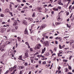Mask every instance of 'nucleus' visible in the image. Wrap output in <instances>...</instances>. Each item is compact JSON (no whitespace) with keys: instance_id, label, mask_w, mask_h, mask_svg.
Listing matches in <instances>:
<instances>
[{"instance_id":"obj_31","label":"nucleus","mask_w":74,"mask_h":74,"mask_svg":"<svg viewBox=\"0 0 74 74\" xmlns=\"http://www.w3.org/2000/svg\"><path fill=\"white\" fill-rule=\"evenodd\" d=\"M11 31V29H8L7 31V32H10Z\"/></svg>"},{"instance_id":"obj_20","label":"nucleus","mask_w":74,"mask_h":74,"mask_svg":"<svg viewBox=\"0 0 74 74\" xmlns=\"http://www.w3.org/2000/svg\"><path fill=\"white\" fill-rule=\"evenodd\" d=\"M53 10L54 11H58V8H53Z\"/></svg>"},{"instance_id":"obj_27","label":"nucleus","mask_w":74,"mask_h":74,"mask_svg":"<svg viewBox=\"0 0 74 74\" xmlns=\"http://www.w3.org/2000/svg\"><path fill=\"white\" fill-rule=\"evenodd\" d=\"M68 68L69 70H71V66H68Z\"/></svg>"},{"instance_id":"obj_32","label":"nucleus","mask_w":74,"mask_h":74,"mask_svg":"<svg viewBox=\"0 0 74 74\" xmlns=\"http://www.w3.org/2000/svg\"><path fill=\"white\" fill-rule=\"evenodd\" d=\"M9 14H10V15H11V16H13V15H12V13L11 12H9Z\"/></svg>"},{"instance_id":"obj_56","label":"nucleus","mask_w":74,"mask_h":74,"mask_svg":"<svg viewBox=\"0 0 74 74\" xmlns=\"http://www.w3.org/2000/svg\"><path fill=\"white\" fill-rule=\"evenodd\" d=\"M54 51H55L56 52V48L55 47L54 49Z\"/></svg>"},{"instance_id":"obj_53","label":"nucleus","mask_w":74,"mask_h":74,"mask_svg":"<svg viewBox=\"0 0 74 74\" xmlns=\"http://www.w3.org/2000/svg\"><path fill=\"white\" fill-rule=\"evenodd\" d=\"M18 69H21V66H20L18 67Z\"/></svg>"},{"instance_id":"obj_44","label":"nucleus","mask_w":74,"mask_h":74,"mask_svg":"<svg viewBox=\"0 0 74 74\" xmlns=\"http://www.w3.org/2000/svg\"><path fill=\"white\" fill-rule=\"evenodd\" d=\"M59 38V37H57L55 38V40H58Z\"/></svg>"},{"instance_id":"obj_8","label":"nucleus","mask_w":74,"mask_h":74,"mask_svg":"<svg viewBox=\"0 0 74 74\" xmlns=\"http://www.w3.org/2000/svg\"><path fill=\"white\" fill-rule=\"evenodd\" d=\"M16 68V65H15L14 66L13 68H11L10 69V70H14V69H15Z\"/></svg>"},{"instance_id":"obj_47","label":"nucleus","mask_w":74,"mask_h":74,"mask_svg":"<svg viewBox=\"0 0 74 74\" xmlns=\"http://www.w3.org/2000/svg\"><path fill=\"white\" fill-rule=\"evenodd\" d=\"M72 58V56H71L69 57V60H71V59Z\"/></svg>"},{"instance_id":"obj_4","label":"nucleus","mask_w":74,"mask_h":74,"mask_svg":"<svg viewBox=\"0 0 74 74\" xmlns=\"http://www.w3.org/2000/svg\"><path fill=\"white\" fill-rule=\"evenodd\" d=\"M47 26V25L45 24H42L40 27V30H41L43 28H45Z\"/></svg>"},{"instance_id":"obj_35","label":"nucleus","mask_w":74,"mask_h":74,"mask_svg":"<svg viewBox=\"0 0 74 74\" xmlns=\"http://www.w3.org/2000/svg\"><path fill=\"white\" fill-rule=\"evenodd\" d=\"M71 8H72V5H71L69 7V9L70 10Z\"/></svg>"},{"instance_id":"obj_15","label":"nucleus","mask_w":74,"mask_h":74,"mask_svg":"<svg viewBox=\"0 0 74 74\" xmlns=\"http://www.w3.org/2000/svg\"><path fill=\"white\" fill-rule=\"evenodd\" d=\"M4 30H5V28H3L1 31V32L4 33Z\"/></svg>"},{"instance_id":"obj_12","label":"nucleus","mask_w":74,"mask_h":74,"mask_svg":"<svg viewBox=\"0 0 74 74\" xmlns=\"http://www.w3.org/2000/svg\"><path fill=\"white\" fill-rule=\"evenodd\" d=\"M24 33L25 34H28V32H27V30L26 29L24 31Z\"/></svg>"},{"instance_id":"obj_64","label":"nucleus","mask_w":74,"mask_h":74,"mask_svg":"<svg viewBox=\"0 0 74 74\" xmlns=\"http://www.w3.org/2000/svg\"><path fill=\"white\" fill-rule=\"evenodd\" d=\"M38 62L39 64H41V61H39Z\"/></svg>"},{"instance_id":"obj_26","label":"nucleus","mask_w":74,"mask_h":74,"mask_svg":"<svg viewBox=\"0 0 74 74\" xmlns=\"http://www.w3.org/2000/svg\"><path fill=\"white\" fill-rule=\"evenodd\" d=\"M18 41H20L21 40V38L19 37H18Z\"/></svg>"},{"instance_id":"obj_41","label":"nucleus","mask_w":74,"mask_h":74,"mask_svg":"<svg viewBox=\"0 0 74 74\" xmlns=\"http://www.w3.org/2000/svg\"><path fill=\"white\" fill-rule=\"evenodd\" d=\"M18 5H19L18 4H17L15 5L14 7L15 8H16L17 7H18Z\"/></svg>"},{"instance_id":"obj_54","label":"nucleus","mask_w":74,"mask_h":74,"mask_svg":"<svg viewBox=\"0 0 74 74\" xmlns=\"http://www.w3.org/2000/svg\"><path fill=\"white\" fill-rule=\"evenodd\" d=\"M19 58L22 59V55L20 56H19Z\"/></svg>"},{"instance_id":"obj_63","label":"nucleus","mask_w":74,"mask_h":74,"mask_svg":"<svg viewBox=\"0 0 74 74\" xmlns=\"http://www.w3.org/2000/svg\"><path fill=\"white\" fill-rule=\"evenodd\" d=\"M55 43H56V44H58V41L56 40L55 41Z\"/></svg>"},{"instance_id":"obj_25","label":"nucleus","mask_w":74,"mask_h":74,"mask_svg":"<svg viewBox=\"0 0 74 74\" xmlns=\"http://www.w3.org/2000/svg\"><path fill=\"white\" fill-rule=\"evenodd\" d=\"M0 16L1 17H4V15L3 14H0Z\"/></svg>"},{"instance_id":"obj_33","label":"nucleus","mask_w":74,"mask_h":74,"mask_svg":"<svg viewBox=\"0 0 74 74\" xmlns=\"http://www.w3.org/2000/svg\"><path fill=\"white\" fill-rule=\"evenodd\" d=\"M13 40V39H12V38H11L10 40V42H12L13 41V40Z\"/></svg>"},{"instance_id":"obj_17","label":"nucleus","mask_w":74,"mask_h":74,"mask_svg":"<svg viewBox=\"0 0 74 74\" xmlns=\"http://www.w3.org/2000/svg\"><path fill=\"white\" fill-rule=\"evenodd\" d=\"M61 23L60 22H56V25H60Z\"/></svg>"},{"instance_id":"obj_19","label":"nucleus","mask_w":74,"mask_h":74,"mask_svg":"<svg viewBox=\"0 0 74 74\" xmlns=\"http://www.w3.org/2000/svg\"><path fill=\"white\" fill-rule=\"evenodd\" d=\"M16 69L15 70H14L13 73H11V74H14V73H15V72H16Z\"/></svg>"},{"instance_id":"obj_61","label":"nucleus","mask_w":74,"mask_h":74,"mask_svg":"<svg viewBox=\"0 0 74 74\" xmlns=\"http://www.w3.org/2000/svg\"><path fill=\"white\" fill-rule=\"evenodd\" d=\"M66 44H69L70 43V42H68L67 41H66Z\"/></svg>"},{"instance_id":"obj_11","label":"nucleus","mask_w":74,"mask_h":74,"mask_svg":"<svg viewBox=\"0 0 74 74\" xmlns=\"http://www.w3.org/2000/svg\"><path fill=\"white\" fill-rule=\"evenodd\" d=\"M70 42V45H72V44H73V43H74V40H71Z\"/></svg>"},{"instance_id":"obj_52","label":"nucleus","mask_w":74,"mask_h":74,"mask_svg":"<svg viewBox=\"0 0 74 74\" xmlns=\"http://www.w3.org/2000/svg\"><path fill=\"white\" fill-rule=\"evenodd\" d=\"M46 55L47 56H49V53H47L46 54Z\"/></svg>"},{"instance_id":"obj_39","label":"nucleus","mask_w":74,"mask_h":74,"mask_svg":"<svg viewBox=\"0 0 74 74\" xmlns=\"http://www.w3.org/2000/svg\"><path fill=\"white\" fill-rule=\"evenodd\" d=\"M66 26H67V27H71V26H69V25H68V24H66Z\"/></svg>"},{"instance_id":"obj_48","label":"nucleus","mask_w":74,"mask_h":74,"mask_svg":"<svg viewBox=\"0 0 74 74\" xmlns=\"http://www.w3.org/2000/svg\"><path fill=\"white\" fill-rule=\"evenodd\" d=\"M25 66H27V62H26L25 63V64H24Z\"/></svg>"},{"instance_id":"obj_6","label":"nucleus","mask_w":74,"mask_h":74,"mask_svg":"<svg viewBox=\"0 0 74 74\" xmlns=\"http://www.w3.org/2000/svg\"><path fill=\"white\" fill-rule=\"evenodd\" d=\"M34 58H35V56L31 57L30 58V59L32 63H33V62L34 61Z\"/></svg>"},{"instance_id":"obj_55","label":"nucleus","mask_w":74,"mask_h":74,"mask_svg":"<svg viewBox=\"0 0 74 74\" xmlns=\"http://www.w3.org/2000/svg\"><path fill=\"white\" fill-rule=\"evenodd\" d=\"M26 8H27V7L26 6H25L24 8H23V9H26Z\"/></svg>"},{"instance_id":"obj_9","label":"nucleus","mask_w":74,"mask_h":74,"mask_svg":"<svg viewBox=\"0 0 74 74\" xmlns=\"http://www.w3.org/2000/svg\"><path fill=\"white\" fill-rule=\"evenodd\" d=\"M24 56H25V58H27L28 56V53H25Z\"/></svg>"},{"instance_id":"obj_45","label":"nucleus","mask_w":74,"mask_h":74,"mask_svg":"<svg viewBox=\"0 0 74 74\" xmlns=\"http://www.w3.org/2000/svg\"><path fill=\"white\" fill-rule=\"evenodd\" d=\"M25 44H26V45H29V43L27 42H25Z\"/></svg>"},{"instance_id":"obj_60","label":"nucleus","mask_w":74,"mask_h":74,"mask_svg":"<svg viewBox=\"0 0 74 74\" xmlns=\"http://www.w3.org/2000/svg\"><path fill=\"white\" fill-rule=\"evenodd\" d=\"M25 67L24 66H21V69H23Z\"/></svg>"},{"instance_id":"obj_3","label":"nucleus","mask_w":74,"mask_h":74,"mask_svg":"<svg viewBox=\"0 0 74 74\" xmlns=\"http://www.w3.org/2000/svg\"><path fill=\"white\" fill-rule=\"evenodd\" d=\"M17 25H18V22H17V21L16 20H14L13 21V26L15 27Z\"/></svg>"},{"instance_id":"obj_16","label":"nucleus","mask_w":74,"mask_h":74,"mask_svg":"<svg viewBox=\"0 0 74 74\" xmlns=\"http://www.w3.org/2000/svg\"><path fill=\"white\" fill-rule=\"evenodd\" d=\"M6 44H11V42L9 41H7Z\"/></svg>"},{"instance_id":"obj_29","label":"nucleus","mask_w":74,"mask_h":74,"mask_svg":"<svg viewBox=\"0 0 74 74\" xmlns=\"http://www.w3.org/2000/svg\"><path fill=\"white\" fill-rule=\"evenodd\" d=\"M67 6H68V5H64V7L65 8H67Z\"/></svg>"},{"instance_id":"obj_57","label":"nucleus","mask_w":74,"mask_h":74,"mask_svg":"<svg viewBox=\"0 0 74 74\" xmlns=\"http://www.w3.org/2000/svg\"><path fill=\"white\" fill-rule=\"evenodd\" d=\"M69 15V12H67L66 13V15L68 16V15Z\"/></svg>"},{"instance_id":"obj_37","label":"nucleus","mask_w":74,"mask_h":74,"mask_svg":"<svg viewBox=\"0 0 74 74\" xmlns=\"http://www.w3.org/2000/svg\"><path fill=\"white\" fill-rule=\"evenodd\" d=\"M5 12H8V9H6L5 10Z\"/></svg>"},{"instance_id":"obj_59","label":"nucleus","mask_w":74,"mask_h":74,"mask_svg":"<svg viewBox=\"0 0 74 74\" xmlns=\"http://www.w3.org/2000/svg\"><path fill=\"white\" fill-rule=\"evenodd\" d=\"M8 71H7L5 73V74H8Z\"/></svg>"},{"instance_id":"obj_13","label":"nucleus","mask_w":74,"mask_h":74,"mask_svg":"<svg viewBox=\"0 0 74 74\" xmlns=\"http://www.w3.org/2000/svg\"><path fill=\"white\" fill-rule=\"evenodd\" d=\"M62 51H60L59 53H58V56H60L59 55H60V54H62Z\"/></svg>"},{"instance_id":"obj_5","label":"nucleus","mask_w":74,"mask_h":74,"mask_svg":"<svg viewBox=\"0 0 74 74\" xmlns=\"http://www.w3.org/2000/svg\"><path fill=\"white\" fill-rule=\"evenodd\" d=\"M8 40V37L6 36H3V39L1 41V42H4V41H5V40Z\"/></svg>"},{"instance_id":"obj_51","label":"nucleus","mask_w":74,"mask_h":74,"mask_svg":"<svg viewBox=\"0 0 74 74\" xmlns=\"http://www.w3.org/2000/svg\"><path fill=\"white\" fill-rule=\"evenodd\" d=\"M23 73V72H22V71H20L19 74H22Z\"/></svg>"},{"instance_id":"obj_2","label":"nucleus","mask_w":74,"mask_h":74,"mask_svg":"<svg viewBox=\"0 0 74 74\" xmlns=\"http://www.w3.org/2000/svg\"><path fill=\"white\" fill-rule=\"evenodd\" d=\"M40 47H41V45L40 44H38L36 45L34 48L35 50H37L40 49Z\"/></svg>"},{"instance_id":"obj_58","label":"nucleus","mask_w":74,"mask_h":74,"mask_svg":"<svg viewBox=\"0 0 74 74\" xmlns=\"http://www.w3.org/2000/svg\"><path fill=\"white\" fill-rule=\"evenodd\" d=\"M58 70H60V69H61V67L60 66H59L58 68Z\"/></svg>"},{"instance_id":"obj_18","label":"nucleus","mask_w":74,"mask_h":74,"mask_svg":"<svg viewBox=\"0 0 74 74\" xmlns=\"http://www.w3.org/2000/svg\"><path fill=\"white\" fill-rule=\"evenodd\" d=\"M28 21L29 22H30V21H31V22H32V21H33V19L32 18H29V19H28Z\"/></svg>"},{"instance_id":"obj_50","label":"nucleus","mask_w":74,"mask_h":74,"mask_svg":"<svg viewBox=\"0 0 74 74\" xmlns=\"http://www.w3.org/2000/svg\"><path fill=\"white\" fill-rule=\"evenodd\" d=\"M45 42L47 44H49V42L48 41H46V42Z\"/></svg>"},{"instance_id":"obj_36","label":"nucleus","mask_w":74,"mask_h":74,"mask_svg":"<svg viewBox=\"0 0 74 74\" xmlns=\"http://www.w3.org/2000/svg\"><path fill=\"white\" fill-rule=\"evenodd\" d=\"M65 70L66 72H67L68 71V69L67 68H65Z\"/></svg>"},{"instance_id":"obj_62","label":"nucleus","mask_w":74,"mask_h":74,"mask_svg":"<svg viewBox=\"0 0 74 74\" xmlns=\"http://www.w3.org/2000/svg\"><path fill=\"white\" fill-rule=\"evenodd\" d=\"M25 18V19H27L28 20H29V17Z\"/></svg>"},{"instance_id":"obj_40","label":"nucleus","mask_w":74,"mask_h":74,"mask_svg":"<svg viewBox=\"0 0 74 74\" xmlns=\"http://www.w3.org/2000/svg\"><path fill=\"white\" fill-rule=\"evenodd\" d=\"M57 9H59V10H61L62 8H61V7L59 6L58 7Z\"/></svg>"},{"instance_id":"obj_22","label":"nucleus","mask_w":74,"mask_h":74,"mask_svg":"<svg viewBox=\"0 0 74 74\" xmlns=\"http://www.w3.org/2000/svg\"><path fill=\"white\" fill-rule=\"evenodd\" d=\"M63 61L64 62H68V60H63Z\"/></svg>"},{"instance_id":"obj_34","label":"nucleus","mask_w":74,"mask_h":74,"mask_svg":"<svg viewBox=\"0 0 74 74\" xmlns=\"http://www.w3.org/2000/svg\"><path fill=\"white\" fill-rule=\"evenodd\" d=\"M53 38V36H51L49 37V38H50V39H52Z\"/></svg>"},{"instance_id":"obj_42","label":"nucleus","mask_w":74,"mask_h":74,"mask_svg":"<svg viewBox=\"0 0 74 74\" xmlns=\"http://www.w3.org/2000/svg\"><path fill=\"white\" fill-rule=\"evenodd\" d=\"M45 34H45V33H43L42 34V36H44V37H45Z\"/></svg>"},{"instance_id":"obj_23","label":"nucleus","mask_w":74,"mask_h":74,"mask_svg":"<svg viewBox=\"0 0 74 74\" xmlns=\"http://www.w3.org/2000/svg\"><path fill=\"white\" fill-rule=\"evenodd\" d=\"M59 48H60V49H62L63 47L61 46V45H59Z\"/></svg>"},{"instance_id":"obj_43","label":"nucleus","mask_w":74,"mask_h":74,"mask_svg":"<svg viewBox=\"0 0 74 74\" xmlns=\"http://www.w3.org/2000/svg\"><path fill=\"white\" fill-rule=\"evenodd\" d=\"M46 64V61H44L43 62V64Z\"/></svg>"},{"instance_id":"obj_14","label":"nucleus","mask_w":74,"mask_h":74,"mask_svg":"<svg viewBox=\"0 0 74 74\" xmlns=\"http://www.w3.org/2000/svg\"><path fill=\"white\" fill-rule=\"evenodd\" d=\"M10 31L12 32H15V29H10Z\"/></svg>"},{"instance_id":"obj_7","label":"nucleus","mask_w":74,"mask_h":74,"mask_svg":"<svg viewBox=\"0 0 74 74\" xmlns=\"http://www.w3.org/2000/svg\"><path fill=\"white\" fill-rule=\"evenodd\" d=\"M45 51H46V48L44 47V49L42 50L41 53H44L45 52Z\"/></svg>"},{"instance_id":"obj_49","label":"nucleus","mask_w":74,"mask_h":74,"mask_svg":"<svg viewBox=\"0 0 74 74\" xmlns=\"http://www.w3.org/2000/svg\"><path fill=\"white\" fill-rule=\"evenodd\" d=\"M5 51V49H3L1 50V52H3V51Z\"/></svg>"},{"instance_id":"obj_30","label":"nucleus","mask_w":74,"mask_h":74,"mask_svg":"<svg viewBox=\"0 0 74 74\" xmlns=\"http://www.w3.org/2000/svg\"><path fill=\"white\" fill-rule=\"evenodd\" d=\"M16 20L18 22V23H20V21H19V20L18 19V18H16Z\"/></svg>"},{"instance_id":"obj_21","label":"nucleus","mask_w":74,"mask_h":74,"mask_svg":"<svg viewBox=\"0 0 74 74\" xmlns=\"http://www.w3.org/2000/svg\"><path fill=\"white\" fill-rule=\"evenodd\" d=\"M62 1L61 0H59L58 2V3L59 4H61V3H62Z\"/></svg>"},{"instance_id":"obj_28","label":"nucleus","mask_w":74,"mask_h":74,"mask_svg":"<svg viewBox=\"0 0 74 74\" xmlns=\"http://www.w3.org/2000/svg\"><path fill=\"white\" fill-rule=\"evenodd\" d=\"M29 51H30L31 52H32L33 51V49H32V48H30Z\"/></svg>"},{"instance_id":"obj_46","label":"nucleus","mask_w":74,"mask_h":74,"mask_svg":"<svg viewBox=\"0 0 74 74\" xmlns=\"http://www.w3.org/2000/svg\"><path fill=\"white\" fill-rule=\"evenodd\" d=\"M39 53L38 52H37L35 54H34V55H36L38 54Z\"/></svg>"},{"instance_id":"obj_38","label":"nucleus","mask_w":74,"mask_h":74,"mask_svg":"<svg viewBox=\"0 0 74 74\" xmlns=\"http://www.w3.org/2000/svg\"><path fill=\"white\" fill-rule=\"evenodd\" d=\"M59 40L60 41H61L62 40V38L59 37Z\"/></svg>"},{"instance_id":"obj_10","label":"nucleus","mask_w":74,"mask_h":74,"mask_svg":"<svg viewBox=\"0 0 74 74\" xmlns=\"http://www.w3.org/2000/svg\"><path fill=\"white\" fill-rule=\"evenodd\" d=\"M22 23L23 25H27V22L25 21H23L22 22Z\"/></svg>"},{"instance_id":"obj_24","label":"nucleus","mask_w":74,"mask_h":74,"mask_svg":"<svg viewBox=\"0 0 74 74\" xmlns=\"http://www.w3.org/2000/svg\"><path fill=\"white\" fill-rule=\"evenodd\" d=\"M32 16V17H34L35 16V13L34 12Z\"/></svg>"},{"instance_id":"obj_1","label":"nucleus","mask_w":74,"mask_h":74,"mask_svg":"<svg viewBox=\"0 0 74 74\" xmlns=\"http://www.w3.org/2000/svg\"><path fill=\"white\" fill-rule=\"evenodd\" d=\"M62 12H63V11H61L60 12H59L58 13V15L59 16H58L57 17V21L59 22H61V21H62V19L60 18V16H59V14H60Z\"/></svg>"}]
</instances>
